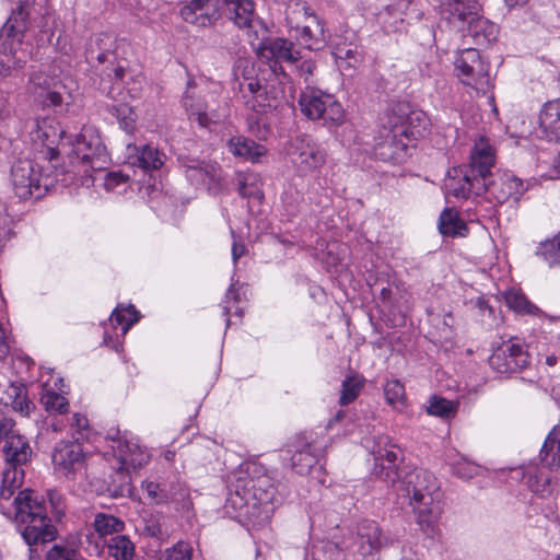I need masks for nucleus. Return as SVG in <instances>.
I'll return each instance as SVG.
<instances>
[{"label":"nucleus","instance_id":"1","mask_svg":"<svg viewBox=\"0 0 560 560\" xmlns=\"http://www.w3.org/2000/svg\"><path fill=\"white\" fill-rule=\"evenodd\" d=\"M31 140L36 148H46L49 159L59 153V145H72V152L82 164L88 176L93 171H101L106 163L105 147L96 130L92 127L83 128L75 137L74 142H63V130L55 117L37 118L35 128L31 131Z\"/></svg>","mask_w":560,"mask_h":560},{"label":"nucleus","instance_id":"2","mask_svg":"<svg viewBox=\"0 0 560 560\" xmlns=\"http://www.w3.org/2000/svg\"><path fill=\"white\" fill-rule=\"evenodd\" d=\"M400 485L402 495L409 498L422 534L432 539L439 537L442 509L435 495L436 478L427 470L416 469L407 474Z\"/></svg>","mask_w":560,"mask_h":560},{"label":"nucleus","instance_id":"3","mask_svg":"<svg viewBox=\"0 0 560 560\" xmlns=\"http://www.w3.org/2000/svg\"><path fill=\"white\" fill-rule=\"evenodd\" d=\"M14 520L24 526L22 537L28 546L56 539L57 529L47 517L44 502L32 490H23L14 499Z\"/></svg>","mask_w":560,"mask_h":560},{"label":"nucleus","instance_id":"4","mask_svg":"<svg viewBox=\"0 0 560 560\" xmlns=\"http://www.w3.org/2000/svg\"><path fill=\"white\" fill-rule=\"evenodd\" d=\"M117 438L112 436L114 445L112 448L115 451L119 468L115 472L113 480L109 485V490L114 497H130L132 494L131 479L129 469H140L145 466L150 460L149 452L142 447L136 438L120 436L119 431L116 433Z\"/></svg>","mask_w":560,"mask_h":560},{"label":"nucleus","instance_id":"5","mask_svg":"<svg viewBox=\"0 0 560 560\" xmlns=\"http://www.w3.org/2000/svg\"><path fill=\"white\" fill-rule=\"evenodd\" d=\"M299 106L311 120H320L325 126H339L346 120V112L337 98L316 89H306L299 98Z\"/></svg>","mask_w":560,"mask_h":560},{"label":"nucleus","instance_id":"6","mask_svg":"<svg viewBox=\"0 0 560 560\" xmlns=\"http://www.w3.org/2000/svg\"><path fill=\"white\" fill-rule=\"evenodd\" d=\"M454 67L457 78L477 93H487L492 88L489 65L486 63L477 49L465 48L458 51Z\"/></svg>","mask_w":560,"mask_h":560},{"label":"nucleus","instance_id":"7","mask_svg":"<svg viewBox=\"0 0 560 560\" xmlns=\"http://www.w3.org/2000/svg\"><path fill=\"white\" fill-rule=\"evenodd\" d=\"M12 187L20 199L38 198L47 190V179L40 167L31 160L18 161L11 171Z\"/></svg>","mask_w":560,"mask_h":560},{"label":"nucleus","instance_id":"8","mask_svg":"<svg viewBox=\"0 0 560 560\" xmlns=\"http://www.w3.org/2000/svg\"><path fill=\"white\" fill-rule=\"evenodd\" d=\"M183 104L190 119L201 127L218 122L226 112L214 93H201L192 88L187 90Z\"/></svg>","mask_w":560,"mask_h":560},{"label":"nucleus","instance_id":"9","mask_svg":"<svg viewBox=\"0 0 560 560\" xmlns=\"http://www.w3.org/2000/svg\"><path fill=\"white\" fill-rule=\"evenodd\" d=\"M287 155L302 174L311 173L322 167L326 162L325 150L310 136H301L291 140L287 149Z\"/></svg>","mask_w":560,"mask_h":560},{"label":"nucleus","instance_id":"10","mask_svg":"<svg viewBox=\"0 0 560 560\" xmlns=\"http://www.w3.org/2000/svg\"><path fill=\"white\" fill-rule=\"evenodd\" d=\"M288 23L299 32L298 39L311 50L320 49L326 44L323 23L303 5L288 15Z\"/></svg>","mask_w":560,"mask_h":560},{"label":"nucleus","instance_id":"11","mask_svg":"<svg viewBox=\"0 0 560 560\" xmlns=\"http://www.w3.org/2000/svg\"><path fill=\"white\" fill-rule=\"evenodd\" d=\"M489 363L498 373H515L529 363L528 354L523 343L510 339L503 342L489 358Z\"/></svg>","mask_w":560,"mask_h":560},{"label":"nucleus","instance_id":"12","mask_svg":"<svg viewBox=\"0 0 560 560\" xmlns=\"http://www.w3.org/2000/svg\"><path fill=\"white\" fill-rule=\"evenodd\" d=\"M387 124L392 126V132L402 138L406 142L422 138L429 128V118L421 110L393 113L388 116Z\"/></svg>","mask_w":560,"mask_h":560},{"label":"nucleus","instance_id":"13","mask_svg":"<svg viewBox=\"0 0 560 560\" xmlns=\"http://www.w3.org/2000/svg\"><path fill=\"white\" fill-rule=\"evenodd\" d=\"M180 18L197 27H208L221 18L219 0H190L179 10Z\"/></svg>","mask_w":560,"mask_h":560},{"label":"nucleus","instance_id":"14","mask_svg":"<svg viewBox=\"0 0 560 560\" xmlns=\"http://www.w3.org/2000/svg\"><path fill=\"white\" fill-rule=\"evenodd\" d=\"M55 470L66 477L81 471L85 465V455L82 446L75 442H60L52 453Z\"/></svg>","mask_w":560,"mask_h":560},{"label":"nucleus","instance_id":"15","mask_svg":"<svg viewBox=\"0 0 560 560\" xmlns=\"http://www.w3.org/2000/svg\"><path fill=\"white\" fill-rule=\"evenodd\" d=\"M408 145V142L392 132V126L387 124L381 131V140L375 144L374 151L383 161L400 162L406 156Z\"/></svg>","mask_w":560,"mask_h":560},{"label":"nucleus","instance_id":"16","mask_svg":"<svg viewBox=\"0 0 560 560\" xmlns=\"http://www.w3.org/2000/svg\"><path fill=\"white\" fill-rule=\"evenodd\" d=\"M258 55L268 60H275L270 66L272 74L278 77L277 62L285 61L292 65L298 60V52L293 49V44L283 38L265 40L260 44Z\"/></svg>","mask_w":560,"mask_h":560},{"label":"nucleus","instance_id":"17","mask_svg":"<svg viewBox=\"0 0 560 560\" xmlns=\"http://www.w3.org/2000/svg\"><path fill=\"white\" fill-rule=\"evenodd\" d=\"M235 487L236 492L240 493L242 491L244 498L252 494L259 503L266 504L272 503L276 493L270 477L265 474L258 475L255 478L250 477L248 480L240 477Z\"/></svg>","mask_w":560,"mask_h":560},{"label":"nucleus","instance_id":"18","mask_svg":"<svg viewBox=\"0 0 560 560\" xmlns=\"http://www.w3.org/2000/svg\"><path fill=\"white\" fill-rule=\"evenodd\" d=\"M495 154L489 139L479 136L474 143L470 154L471 173L477 175L481 182L486 180V176L490 173L494 165Z\"/></svg>","mask_w":560,"mask_h":560},{"label":"nucleus","instance_id":"19","mask_svg":"<svg viewBox=\"0 0 560 560\" xmlns=\"http://www.w3.org/2000/svg\"><path fill=\"white\" fill-rule=\"evenodd\" d=\"M20 20L9 18L0 31V52L15 57L22 46L26 24L23 22V13Z\"/></svg>","mask_w":560,"mask_h":560},{"label":"nucleus","instance_id":"20","mask_svg":"<svg viewBox=\"0 0 560 560\" xmlns=\"http://www.w3.org/2000/svg\"><path fill=\"white\" fill-rule=\"evenodd\" d=\"M481 188L489 190L498 202H505L509 199L518 200L527 190V185L513 175H504L489 185L486 184V180L482 182Z\"/></svg>","mask_w":560,"mask_h":560},{"label":"nucleus","instance_id":"21","mask_svg":"<svg viewBox=\"0 0 560 560\" xmlns=\"http://www.w3.org/2000/svg\"><path fill=\"white\" fill-rule=\"evenodd\" d=\"M481 179L477 175H468L463 173L460 168H453L448 172V177L445 179L444 187L447 195H452L456 198H467L472 189H477V192L481 188Z\"/></svg>","mask_w":560,"mask_h":560},{"label":"nucleus","instance_id":"22","mask_svg":"<svg viewBox=\"0 0 560 560\" xmlns=\"http://www.w3.org/2000/svg\"><path fill=\"white\" fill-rule=\"evenodd\" d=\"M444 12L448 22L464 32L466 23L481 12V5L477 0H447Z\"/></svg>","mask_w":560,"mask_h":560},{"label":"nucleus","instance_id":"23","mask_svg":"<svg viewBox=\"0 0 560 560\" xmlns=\"http://www.w3.org/2000/svg\"><path fill=\"white\" fill-rule=\"evenodd\" d=\"M539 129L548 141L560 140V98L542 105L539 112Z\"/></svg>","mask_w":560,"mask_h":560},{"label":"nucleus","instance_id":"24","mask_svg":"<svg viewBox=\"0 0 560 560\" xmlns=\"http://www.w3.org/2000/svg\"><path fill=\"white\" fill-rule=\"evenodd\" d=\"M229 152L235 158L257 163L267 154V149L243 136L232 137L228 142Z\"/></svg>","mask_w":560,"mask_h":560},{"label":"nucleus","instance_id":"25","mask_svg":"<svg viewBox=\"0 0 560 560\" xmlns=\"http://www.w3.org/2000/svg\"><path fill=\"white\" fill-rule=\"evenodd\" d=\"M465 35H469L474 38L476 44L486 45L497 38L498 27L494 23L481 15V12L476 14L465 25Z\"/></svg>","mask_w":560,"mask_h":560},{"label":"nucleus","instance_id":"26","mask_svg":"<svg viewBox=\"0 0 560 560\" xmlns=\"http://www.w3.org/2000/svg\"><path fill=\"white\" fill-rule=\"evenodd\" d=\"M7 464L22 466L28 462L32 448L28 442L18 433L8 435L3 446Z\"/></svg>","mask_w":560,"mask_h":560},{"label":"nucleus","instance_id":"27","mask_svg":"<svg viewBox=\"0 0 560 560\" xmlns=\"http://www.w3.org/2000/svg\"><path fill=\"white\" fill-rule=\"evenodd\" d=\"M226 14L240 28L250 27L255 18L254 2L252 0H222Z\"/></svg>","mask_w":560,"mask_h":560},{"label":"nucleus","instance_id":"28","mask_svg":"<svg viewBox=\"0 0 560 560\" xmlns=\"http://www.w3.org/2000/svg\"><path fill=\"white\" fill-rule=\"evenodd\" d=\"M384 542L385 538L374 522H366L359 528V551L362 556L380 550Z\"/></svg>","mask_w":560,"mask_h":560},{"label":"nucleus","instance_id":"29","mask_svg":"<svg viewBox=\"0 0 560 560\" xmlns=\"http://www.w3.org/2000/svg\"><path fill=\"white\" fill-rule=\"evenodd\" d=\"M233 77L242 93L245 91L255 92V89H258L255 65L249 58H238L235 61Z\"/></svg>","mask_w":560,"mask_h":560},{"label":"nucleus","instance_id":"30","mask_svg":"<svg viewBox=\"0 0 560 560\" xmlns=\"http://www.w3.org/2000/svg\"><path fill=\"white\" fill-rule=\"evenodd\" d=\"M544 466L556 469L560 467V425H556L547 435L540 451Z\"/></svg>","mask_w":560,"mask_h":560},{"label":"nucleus","instance_id":"31","mask_svg":"<svg viewBox=\"0 0 560 560\" xmlns=\"http://www.w3.org/2000/svg\"><path fill=\"white\" fill-rule=\"evenodd\" d=\"M439 231L445 236H465L467 234L466 223L460 220L458 212L453 208H446L439 219Z\"/></svg>","mask_w":560,"mask_h":560},{"label":"nucleus","instance_id":"32","mask_svg":"<svg viewBox=\"0 0 560 560\" xmlns=\"http://www.w3.org/2000/svg\"><path fill=\"white\" fill-rule=\"evenodd\" d=\"M187 177L192 182H202L209 186L219 185L221 168L217 163H198L187 168Z\"/></svg>","mask_w":560,"mask_h":560},{"label":"nucleus","instance_id":"33","mask_svg":"<svg viewBox=\"0 0 560 560\" xmlns=\"http://www.w3.org/2000/svg\"><path fill=\"white\" fill-rule=\"evenodd\" d=\"M502 298L506 306L515 313L526 315H537L539 313V308L530 303L520 289H508L502 292Z\"/></svg>","mask_w":560,"mask_h":560},{"label":"nucleus","instance_id":"34","mask_svg":"<svg viewBox=\"0 0 560 560\" xmlns=\"http://www.w3.org/2000/svg\"><path fill=\"white\" fill-rule=\"evenodd\" d=\"M24 470L19 465H9L3 471L2 482L0 487V497L10 499L16 489L23 483Z\"/></svg>","mask_w":560,"mask_h":560},{"label":"nucleus","instance_id":"35","mask_svg":"<svg viewBox=\"0 0 560 560\" xmlns=\"http://www.w3.org/2000/svg\"><path fill=\"white\" fill-rule=\"evenodd\" d=\"M238 194L245 198L262 199L260 177L252 172H240L236 175Z\"/></svg>","mask_w":560,"mask_h":560},{"label":"nucleus","instance_id":"36","mask_svg":"<svg viewBox=\"0 0 560 560\" xmlns=\"http://www.w3.org/2000/svg\"><path fill=\"white\" fill-rule=\"evenodd\" d=\"M40 402L50 413L62 415L66 413L69 408L67 398L63 395L56 393L48 383L43 386Z\"/></svg>","mask_w":560,"mask_h":560},{"label":"nucleus","instance_id":"37","mask_svg":"<svg viewBox=\"0 0 560 560\" xmlns=\"http://www.w3.org/2000/svg\"><path fill=\"white\" fill-rule=\"evenodd\" d=\"M536 255L549 267L560 266V232L552 238L540 242L536 248Z\"/></svg>","mask_w":560,"mask_h":560},{"label":"nucleus","instance_id":"38","mask_svg":"<svg viewBox=\"0 0 560 560\" xmlns=\"http://www.w3.org/2000/svg\"><path fill=\"white\" fill-rule=\"evenodd\" d=\"M94 529L100 535V537H107L113 535H118L124 529V522L114 515H108L104 513L96 514L94 518Z\"/></svg>","mask_w":560,"mask_h":560},{"label":"nucleus","instance_id":"39","mask_svg":"<svg viewBox=\"0 0 560 560\" xmlns=\"http://www.w3.org/2000/svg\"><path fill=\"white\" fill-rule=\"evenodd\" d=\"M108 552L115 560H132L135 555L133 544L127 536L116 535L107 541Z\"/></svg>","mask_w":560,"mask_h":560},{"label":"nucleus","instance_id":"40","mask_svg":"<svg viewBox=\"0 0 560 560\" xmlns=\"http://www.w3.org/2000/svg\"><path fill=\"white\" fill-rule=\"evenodd\" d=\"M430 416L448 419L455 417L458 410V404L439 396H432L425 407Z\"/></svg>","mask_w":560,"mask_h":560},{"label":"nucleus","instance_id":"41","mask_svg":"<svg viewBox=\"0 0 560 560\" xmlns=\"http://www.w3.org/2000/svg\"><path fill=\"white\" fill-rule=\"evenodd\" d=\"M165 160L166 155L150 144L143 145L138 153L139 165L145 171L160 170Z\"/></svg>","mask_w":560,"mask_h":560},{"label":"nucleus","instance_id":"42","mask_svg":"<svg viewBox=\"0 0 560 560\" xmlns=\"http://www.w3.org/2000/svg\"><path fill=\"white\" fill-rule=\"evenodd\" d=\"M242 94L246 105L256 112H266L267 109L275 108V102L270 100L267 88H262L259 83L255 92L245 91Z\"/></svg>","mask_w":560,"mask_h":560},{"label":"nucleus","instance_id":"43","mask_svg":"<svg viewBox=\"0 0 560 560\" xmlns=\"http://www.w3.org/2000/svg\"><path fill=\"white\" fill-rule=\"evenodd\" d=\"M336 63L340 69L355 68L361 62V54L357 46H339L334 49Z\"/></svg>","mask_w":560,"mask_h":560},{"label":"nucleus","instance_id":"44","mask_svg":"<svg viewBox=\"0 0 560 560\" xmlns=\"http://www.w3.org/2000/svg\"><path fill=\"white\" fill-rule=\"evenodd\" d=\"M386 402L396 411L402 412L406 407L405 386L397 380L388 381L384 387Z\"/></svg>","mask_w":560,"mask_h":560},{"label":"nucleus","instance_id":"45","mask_svg":"<svg viewBox=\"0 0 560 560\" xmlns=\"http://www.w3.org/2000/svg\"><path fill=\"white\" fill-rule=\"evenodd\" d=\"M364 386V378L357 374L348 376L342 382L341 395L339 402L342 406H347L357 399L361 389Z\"/></svg>","mask_w":560,"mask_h":560},{"label":"nucleus","instance_id":"46","mask_svg":"<svg viewBox=\"0 0 560 560\" xmlns=\"http://www.w3.org/2000/svg\"><path fill=\"white\" fill-rule=\"evenodd\" d=\"M110 320L119 325L122 335H125L139 320V314L133 305L117 306L112 314Z\"/></svg>","mask_w":560,"mask_h":560},{"label":"nucleus","instance_id":"47","mask_svg":"<svg viewBox=\"0 0 560 560\" xmlns=\"http://www.w3.org/2000/svg\"><path fill=\"white\" fill-rule=\"evenodd\" d=\"M110 112L126 132L132 133L135 131L137 115L131 106L118 104L113 106Z\"/></svg>","mask_w":560,"mask_h":560},{"label":"nucleus","instance_id":"48","mask_svg":"<svg viewBox=\"0 0 560 560\" xmlns=\"http://www.w3.org/2000/svg\"><path fill=\"white\" fill-rule=\"evenodd\" d=\"M60 82L56 77H52L45 71H35L31 74L27 85L30 95L35 94L37 91L47 90L50 88H58Z\"/></svg>","mask_w":560,"mask_h":560},{"label":"nucleus","instance_id":"49","mask_svg":"<svg viewBox=\"0 0 560 560\" xmlns=\"http://www.w3.org/2000/svg\"><path fill=\"white\" fill-rule=\"evenodd\" d=\"M33 102L42 108L61 106L63 98L58 88H50L43 91H37L35 94L30 95Z\"/></svg>","mask_w":560,"mask_h":560},{"label":"nucleus","instance_id":"50","mask_svg":"<svg viewBox=\"0 0 560 560\" xmlns=\"http://www.w3.org/2000/svg\"><path fill=\"white\" fill-rule=\"evenodd\" d=\"M292 466L300 475L308 474L311 468L315 465L316 458L308 448L299 451L292 456Z\"/></svg>","mask_w":560,"mask_h":560},{"label":"nucleus","instance_id":"51","mask_svg":"<svg viewBox=\"0 0 560 560\" xmlns=\"http://www.w3.org/2000/svg\"><path fill=\"white\" fill-rule=\"evenodd\" d=\"M453 472L462 479H471L480 472V466L469 462L465 457H459L457 460L450 463Z\"/></svg>","mask_w":560,"mask_h":560},{"label":"nucleus","instance_id":"52","mask_svg":"<svg viewBox=\"0 0 560 560\" xmlns=\"http://www.w3.org/2000/svg\"><path fill=\"white\" fill-rule=\"evenodd\" d=\"M166 560H191L192 547L185 541H178L165 550Z\"/></svg>","mask_w":560,"mask_h":560},{"label":"nucleus","instance_id":"53","mask_svg":"<svg viewBox=\"0 0 560 560\" xmlns=\"http://www.w3.org/2000/svg\"><path fill=\"white\" fill-rule=\"evenodd\" d=\"M47 560H80L77 551L63 545H54L47 553Z\"/></svg>","mask_w":560,"mask_h":560},{"label":"nucleus","instance_id":"54","mask_svg":"<svg viewBox=\"0 0 560 560\" xmlns=\"http://www.w3.org/2000/svg\"><path fill=\"white\" fill-rule=\"evenodd\" d=\"M15 398L12 401V407L14 410L19 411L23 416H28L33 404L23 393L22 388L14 387Z\"/></svg>","mask_w":560,"mask_h":560},{"label":"nucleus","instance_id":"55","mask_svg":"<svg viewBox=\"0 0 560 560\" xmlns=\"http://www.w3.org/2000/svg\"><path fill=\"white\" fill-rule=\"evenodd\" d=\"M26 61L20 57H16L12 65L4 63L0 61V78L5 79L8 77H12L15 73L23 70Z\"/></svg>","mask_w":560,"mask_h":560},{"label":"nucleus","instance_id":"56","mask_svg":"<svg viewBox=\"0 0 560 560\" xmlns=\"http://www.w3.org/2000/svg\"><path fill=\"white\" fill-rule=\"evenodd\" d=\"M142 488L152 502L160 503L165 498L160 489V486L153 481H143Z\"/></svg>","mask_w":560,"mask_h":560},{"label":"nucleus","instance_id":"57","mask_svg":"<svg viewBox=\"0 0 560 560\" xmlns=\"http://www.w3.org/2000/svg\"><path fill=\"white\" fill-rule=\"evenodd\" d=\"M129 177L120 172H112L106 175L104 179V187L106 190H113L118 185L126 183Z\"/></svg>","mask_w":560,"mask_h":560},{"label":"nucleus","instance_id":"58","mask_svg":"<svg viewBox=\"0 0 560 560\" xmlns=\"http://www.w3.org/2000/svg\"><path fill=\"white\" fill-rule=\"evenodd\" d=\"M282 84H283V81L279 80V85H282ZM266 88H267V92L269 93L270 100L275 102V108H277L284 97L283 88L276 86L273 83H270V85H268Z\"/></svg>","mask_w":560,"mask_h":560},{"label":"nucleus","instance_id":"59","mask_svg":"<svg viewBox=\"0 0 560 560\" xmlns=\"http://www.w3.org/2000/svg\"><path fill=\"white\" fill-rule=\"evenodd\" d=\"M527 483L529 486V488L532 489L533 492L535 493H540V494H545L546 492L549 491V479L548 478H542V481L540 483V481L538 480V477H529L528 480H527Z\"/></svg>","mask_w":560,"mask_h":560},{"label":"nucleus","instance_id":"60","mask_svg":"<svg viewBox=\"0 0 560 560\" xmlns=\"http://www.w3.org/2000/svg\"><path fill=\"white\" fill-rule=\"evenodd\" d=\"M35 0H20L19 7L13 10L12 15L10 18H16L20 20L21 15L18 13H23V22L26 24L27 18H28V8L34 3Z\"/></svg>","mask_w":560,"mask_h":560},{"label":"nucleus","instance_id":"61","mask_svg":"<svg viewBox=\"0 0 560 560\" xmlns=\"http://www.w3.org/2000/svg\"><path fill=\"white\" fill-rule=\"evenodd\" d=\"M398 457V453L394 450L380 448L375 452L377 460H386L388 464H394Z\"/></svg>","mask_w":560,"mask_h":560},{"label":"nucleus","instance_id":"62","mask_svg":"<svg viewBox=\"0 0 560 560\" xmlns=\"http://www.w3.org/2000/svg\"><path fill=\"white\" fill-rule=\"evenodd\" d=\"M12 428H13V423L10 419H7V418L0 419V441L3 439L5 441L8 435H11L14 433Z\"/></svg>","mask_w":560,"mask_h":560},{"label":"nucleus","instance_id":"63","mask_svg":"<svg viewBox=\"0 0 560 560\" xmlns=\"http://www.w3.org/2000/svg\"><path fill=\"white\" fill-rule=\"evenodd\" d=\"M71 425L77 429L78 431L84 430L89 427V420L84 415L81 413H74L72 416V423Z\"/></svg>","mask_w":560,"mask_h":560},{"label":"nucleus","instance_id":"64","mask_svg":"<svg viewBox=\"0 0 560 560\" xmlns=\"http://www.w3.org/2000/svg\"><path fill=\"white\" fill-rule=\"evenodd\" d=\"M299 69H300L301 75H303L304 79L307 80V78L313 74V71L315 69V63L311 60H305L300 65Z\"/></svg>","mask_w":560,"mask_h":560}]
</instances>
